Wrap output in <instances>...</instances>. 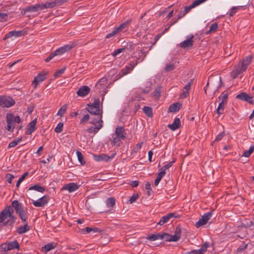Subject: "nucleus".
<instances>
[{
    "label": "nucleus",
    "instance_id": "nucleus-1",
    "mask_svg": "<svg viewBox=\"0 0 254 254\" xmlns=\"http://www.w3.org/2000/svg\"><path fill=\"white\" fill-rule=\"evenodd\" d=\"M13 209L12 206L6 207L0 212V223L3 222L4 226H12L14 223L16 218L13 215Z\"/></svg>",
    "mask_w": 254,
    "mask_h": 254
},
{
    "label": "nucleus",
    "instance_id": "nucleus-2",
    "mask_svg": "<svg viewBox=\"0 0 254 254\" xmlns=\"http://www.w3.org/2000/svg\"><path fill=\"white\" fill-rule=\"evenodd\" d=\"M90 124L95 126L94 127H90L87 128L86 131L90 133H96L100 129L103 127V121L101 120V117H97L95 119H93L89 122Z\"/></svg>",
    "mask_w": 254,
    "mask_h": 254
},
{
    "label": "nucleus",
    "instance_id": "nucleus-3",
    "mask_svg": "<svg viewBox=\"0 0 254 254\" xmlns=\"http://www.w3.org/2000/svg\"><path fill=\"white\" fill-rule=\"evenodd\" d=\"M12 207H14L16 213L18 214L19 217L23 222H25L27 220L26 217V212L23 210L22 204L18 200H15L12 202Z\"/></svg>",
    "mask_w": 254,
    "mask_h": 254
},
{
    "label": "nucleus",
    "instance_id": "nucleus-4",
    "mask_svg": "<svg viewBox=\"0 0 254 254\" xmlns=\"http://www.w3.org/2000/svg\"><path fill=\"white\" fill-rule=\"evenodd\" d=\"M15 103L14 99L7 96H0V106L1 107L9 108Z\"/></svg>",
    "mask_w": 254,
    "mask_h": 254
},
{
    "label": "nucleus",
    "instance_id": "nucleus-5",
    "mask_svg": "<svg viewBox=\"0 0 254 254\" xmlns=\"http://www.w3.org/2000/svg\"><path fill=\"white\" fill-rule=\"evenodd\" d=\"M212 212L211 211L208 212L204 214L201 218L195 223V226L197 228H199L205 224H206L208 221L210 219L212 216Z\"/></svg>",
    "mask_w": 254,
    "mask_h": 254
},
{
    "label": "nucleus",
    "instance_id": "nucleus-6",
    "mask_svg": "<svg viewBox=\"0 0 254 254\" xmlns=\"http://www.w3.org/2000/svg\"><path fill=\"white\" fill-rule=\"evenodd\" d=\"M6 129L10 132H12L15 127V123L13 120V114L8 113L6 114Z\"/></svg>",
    "mask_w": 254,
    "mask_h": 254
},
{
    "label": "nucleus",
    "instance_id": "nucleus-7",
    "mask_svg": "<svg viewBox=\"0 0 254 254\" xmlns=\"http://www.w3.org/2000/svg\"><path fill=\"white\" fill-rule=\"evenodd\" d=\"M86 110L92 115L94 116H97L101 117V120H102V110L100 108H96L95 106H92L91 105H87Z\"/></svg>",
    "mask_w": 254,
    "mask_h": 254
},
{
    "label": "nucleus",
    "instance_id": "nucleus-8",
    "mask_svg": "<svg viewBox=\"0 0 254 254\" xmlns=\"http://www.w3.org/2000/svg\"><path fill=\"white\" fill-rule=\"evenodd\" d=\"M193 35H191L189 39L183 41L180 43V47L185 49L191 48L193 45Z\"/></svg>",
    "mask_w": 254,
    "mask_h": 254
},
{
    "label": "nucleus",
    "instance_id": "nucleus-9",
    "mask_svg": "<svg viewBox=\"0 0 254 254\" xmlns=\"http://www.w3.org/2000/svg\"><path fill=\"white\" fill-rule=\"evenodd\" d=\"M46 74L43 72L40 73L36 77H35L32 82V85L36 88L37 85L40 83L43 82L46 78Z\"/></svg>",
    "mask_w": 254,
    "mask_h": 254
},
{
    "label": "nucleus",
    "instance_id": "nucleus-10",
    "mask_svg": "<svg viewBox=\"0 0 254 254\" xmlns=\"http://www.w3.org/2000/svg\"><path fill=\"white\" fill-rule=\"evenodd\" d=\"M76 46V44L75 43H71L69 44H67L63 46L59 49H57V51L59 53V55L63 54L64 53L69 51L71 49L74 48Z\"/></svg>",
    "mask_w": 254,
    "mask_h": 254
},
{
    "label": "nucleus",
    "instance_id": "nucleus-11",
    "mask_svg": "<svg viewBox=\"0 0 254 254\" xmlns=\"http://www.w3.org/2000/svg\"><path fill=\"white\" fill-rule=\"evenodd\" d=\"M48 198L47 196H44L37 200L33 201V204L36 207H43L48 202Z\"/></svg>",
    "mask_w": 254,
    "mask_h": 254
},
{
    "label": "nucleus",
    "instance_id": "nucleus-12",
    "mask_svg": "<svg viewBox=\"0 0 254 254\" xmlns=\"http://www.w3.org/2000/svg\"><path fill=\"white\" fill-rule=\"evenodd\" d=\"M42 6L41 4H36L32 6H29L26 7L24 9H23L21 13L22 14H25L26 12H36L39 10H41Z\"/></svg>",
    "mask_w": 254,
    "mask_h": 254
},
{
    "label": "nucleus",
    "instance_id": "nucleus-13",
    "mask_svg": "<svg viewBox=\"0 0 254 254\" xmlns=\"http://www.w3.org/2000/svg\"><path fill=\"white\" fill-rule=\"evenodd\" d=\"M79 188V186L76 183H70L65 184L62 189V190H67L69 192L74 191Z\"/></svg>",
    "mask_w": 254,
    "mask_h": 254
},
{
    "label": "nucleus",
    "instance_id": "nucleus-14",
    "mask_svg": "<svg viewBox=\"0 0 254 254\" xmlns=\"http://www.w3.org/2000/svg\"><path fill=\"white\" fill-rule=\"evenodd\" d=\"M90 89L87 86H83L78 89L76 94L80 97H84L88 95L90 92Z\"/></svg>",
    "mask_w": 254,
    "mask_h": 254
},
{
    "label": "nucleus",
    "instance_id": "nucleus-15",
    "mask_svg": "<svg viewBox=\"0 0 254 254\" xmlns=\"http://www.w3.org/2000/svg\"><path fill=\"white\" fill-rule=\"evenodd\" d=\"M32 190H35L40 192H43L45 191V188L41 187L39 185H36L34 186L30 187L27 191L30 198H33L34 197L32 192L30 191Z\"/></svg>",
    "mask_w": 254,
    "mask_h": 254
},
{
    "label": "nucleus",
    "instance_id": "nucleus-16",
    "mask_svg": "<svg viewBox=\"0 0 254 254\" xmlns=\"http://www.w3.org/2000/svg\"><path fill=\"white\" fill-rule=\"evenodd\" d=\"M131 21V19H128L125 22L121 24L119 27H116L115 28L117 30V31H118V33H120L127 30L128 25L130 23Z\"/></svg>",
    "mask_w": 254,
    "mask_h": 254
},
{
    "label": "nucleus",
    "instance_id": "nucleus-17",
    "mask_svg": "<svg viewBox=\"0 0 254 254\" xmlns=\"http://www.w3.org/2000/svg\"><path fill=\"white\" fill-rule=\"evenodd\" d=\"M175 217V213H168L167 215H166L164 216H163L161 218V219H160V220L159 221V222L157 223V224L160 225H163L165 223H167L171 218Z\"/></svg>",
    "mask_w": 254,
    "mask_h": 254
},
{
    "label": "nucleus",
    "instance_id": "nucleus-18",
    "mask_svg": "<svg viewBox=\"0 0 254 254\" xmlns=\"http://www.w3.org/2000/svg\"><path fill=\"white\" fill-rule=\"evenodd\" d=\"M24 32L22 31H12L8 32L5 37L3 38V40H6L7 38L10 37L15 36V37H20L23 35Z\"/></svg>",
    "mask_w": 254,
    "mask_h": 254
},
{
    "label": "nucleus",
    "instance_id": "nucleus-19",
    "mask_svg": "<svg viewBox=\"0 0 254 254\" xmlns=\"http://www.w3.org/2000/svg\"><path fill=\"white\" fill-rule=\"evenodd\" d=\"M181 126V121L179 118H176L172 124L168 125V127L172 130H175Z\"/></svg>",
    "mask_w": 254,
    "mask_h": 254
},
{
    "label": "nucleus",
    "instance_id": "nucleus-20",
    "mask_svg": "<svg viewBox=\"0 0 254 254\" xmlns=\"http://www.w3.org/2000/svg\"><path fill=\"white\" fill-rule=\"evenodd\" d=\"M37 123L36 119H34L28 124L27 126V131L26 133L27 134H31L36 129V125Z\"/></svg>",
    "mask_w": 254,
    "mask_h": 254
},
{
    "label": "nucleus",
    "instance_id": "nucleus-21",
    "mask_svg": "<svg viewBox=\"0 0 254 254\" xmlns=\"http://www.w3.org/2000/svg\"><path fill=\"white\" fill-rule=\"evenodd\" d=\"M115 135L122 139H124L126 138V133L123 127H118L116 129Z\"/></svg>",
    "mask_w": 254,
    "mask_h": 254
},
{
    "label": "nucleus",
    "instance_id": "nucleus-22",
    "mask_svg": "<svg viewBox=\"0 0 254 254\" xmlns=\"http://www.w3.org/2000/svg\"><path fill=\"white\" fill-rule=\"evenodd\" d=\"M181 105V104L179 102L173 103L170 106L169 108V111L173 113L177 112L180 109Z\"/></svg>",
    "mask_w": 254,
    "mask_h": 254
},
{
    "label": "nucleus",
    "instance_id": "nucleus-23",
    "mask_svg": "<svg viewBox=\"0 0 254 254\" xmlns=\"http://www.w3.org/2000/svg\"><path fill=\"white\" fill-rule=\"evenodd\" d=\"M112 157H110L108 155L105 154H102L99 155H94V159L95 160L97 161H109Z\"/></svg>",
    "mask_w": 254,
    "mask_h": 254
},
{
    "label": "nucleus",
    "instance_id": "nucleus-24",
    "mask_svg": "<svg viewBox=\"0 0 254 254\" xmlns=\"http://www.w3.org/2000/svg\"><path fill=\"white\" fill-rule=\"evenodd\" d=\"M160 170H161V171L158 174L157 178L156 179L154 182V185L155 186H158L159 182L166 174V171H165V170H163V169H160Z\"/></svg>",
    "mask_w": 254,
    "mask_h": 254
},
{
    "label": "nucleus",
    "instance_id": "nucleus-25",
    "mask_svg": "<svg viewBox=\"0 0 254 254\" xmlns=\"http://www.w3.org/2000/svg\"><path fill=\"white\" fill-rule=\"evenodd\" d=\"M30 228L27 223L24 224L23 226L19 227L17 230V232L19 234H24L30 230Z\"/></svg>",
    "mask_w": 254,
    "mask_h": 254
},
{
    "label": "nucleus",
    "instance_id": "nucleus-26",
    "mask_svg": "<svg viewBox=\"0 0 254 254\" xmlns=\"http://www.w3.org/2000/svg\"><path fill=\"white\" fill-rule=\"evenodd\" d=\"M252 58V57L248 56V57H246L245 58H244L243 59L241 64H242L243 66L245 67V68H247L248 65L251 63Z\"/></svg>",
    "mask_w": 254,
    "mask_h": 254
},
{
    "label": "nucleus",
    "instance_id": "nucleus-27",
    "mask_svg": "<svg viewBox=\"0 0 254 254\" xmlns=\"http://www.w3.org/2000/svg\"><path fill=\"white\" fill-rule=\"evenodd\" d=\"M57 247V244L54 243H51L46 245L43 249L44 250V251L46 252H48L50 251L51 250L54 249Z\"/></svg>",
    "mask_w": 254,
    "mask_h": 254
},
{
    "label": "nucleus",
    "instance_id": "nucleus-28",
    "mask_svg": "<svg viewBox=\"0 0 254 254\" xmlns=\"http://www.w3.org/2000/svg\"><path fill=\"white\" fill-rule=\"evenodd\" d=\"M8 247L9 248V250L18 249H19V245L18 242L15 240L13 242L7 243Z\"/></svg>",
    "mask_w": 254,
    "mask_h": 254
},
{
    "label": "nucleus",
    "instance_id": "nucleus-29",
    "mask_svg": "<svg viewBox=\"0 0 254 254\" xmlns=\"http://www.w3.org/2000/svg\"><path fill=\"white\" fill-rule=\"evenodd\" d=\"M122 139L118 136H116L115 137H113V139L112 140V144L114 146H119L121 144V140Z\"/></svg>",
    "mask_w": 254,
    "mask_h": 254
},
{
    "label": "nucleus",
    "instance_id": "nucleus-30",
    "mask_svg": "<svg viewBox=\"0 0 254 254\" xmlns=\"http://www.w3.org/2000/svg\"><path fill=\"white\" fill-rule=\"evenodd\" d=\"M143 112L149 117H152L153 113L152 109L150 107L145 106L143 109Z\"/></svg>",
    "mask_w": 254,
    "mask_h": 254
},
{
    "label": "nucleus",
    "instance_id": "nucleus-31",
    "mask_svg": "<svg viewBox=\"0 0 254 254\" xmlns=\"http://www.w3.org/2000/svg\"><path fill=\"white\" fill-rule=\"evenodd\" d=\"M209 246V244L208 243L205 242L201 247V248L199 250H196L197 251L198 254H203L204 253H205L207 249Z\"/></svg>",
    "mask_w": 254,
    "mask_h": 254
},
{
    "label": "nucleus",
    "instance_id": "nucleus-32",
    "mask_svg": "<svg viewBox=\"0 0 254 254\" xmlns=\"http://www.w3.org/2000/svg\"><path fill=\"white\" fill-rule=\"evenodd\" d=\"M235 69L238 71V73L241 74L245 71L247 68H245L241 63L235 67Z\"/></svg>",
    "mask_w": 254,
    "mask_h": 254
},
{
    "label": "nucleus",
    "instance_id": "nucleus-33",
    "mask_svg": "<svg viewBox=\"0 0 254 254\" xmlns=\"http://www.w3.org/2000/svg\"><path fill=\"white\" fill-rule=\"evenodd\" d=\"M67 110V105L65 104L63 105L58 111V112L57 114L58 116H60L61 117H63L64 113L66 112Z\"/></svg>",
    "mask_w": 254,
    "mask_h": 254
},
{
    "label": "nucleus",
    "instance_id": "nucleus-34",
    "mask_svg": "<svg viewBox=\"0 0 254 254\" xmlns=\"http://www.w3.org/2000/svg\"><path fill=\"white\" fill-rule=\"evenodd\" d=\"M219 99L221 100L220 103H222L223 104H226L227 102L228 99V94L227 93H225L223 92L219 97Z\"/></svg>",
    "mask_w": 254,
    "mask_h": 254
},
{
    "label": "nucleus",
    "instance_id": "nucleus-35",
    "mask_svg": "<svg viewBox=\"0 0 254 254\" xmlns=\"http://www.w3.org/2000/svg\"><path fill=\"white\" fill-rule=\"evenodd\" d=\"M107 80L106 78H102L100 79L98 82L96 83L95 87L97 88L100 89L101 86L105 85L107 83Z\"/></svg>",
    "mask_w": 254,
    "mask_h": 254
},
{
    "label": "nucleus",
    "instance_id": "nucleus-36",
    "mask_svg": "<svg viewBox=\"0 0 254 254\" xmlns=\"http://www.w3.org/2000/svg\"><path fill=\"white\" fill-rule=\"evenodd\" d=\"M218 29V24L217 23H213L210 26L209 31L206 32V34H210L212 32H215Z\"/></svg>",
    "mask_w": 254,
    "mask_h": 254
},
{
    "label": "nucleus",
    "instance_id": "nucleus-37",
    "mask_svg": "<svg viewBox=\"0 0 254 254\" xmlns=\"http://www.w3.org/2000/svg\"><path fill=\"white\" fill-rule=\"evenodd\" d=\"M161 234L157 233L149 236L147 239L151 241H155L156 240L161 239Z\"/></svg>",
    "mask_w": 254,
    "mask_h": 254
},
{
    "label": "nucleus",
    "instance_id": "nucleus-38",
    "mask_svg": "<svg viewBox=\"0 0 254 254\" xmlns=\"http://www.w3.org/2000/svg\"><path fill=\"white\" fill-rule=\"evenodd\" d=\"M22 139L21 137V138H19L16 140H13L12 142H11L9 143L8 147L11 148V147H15L22 141Z\"/></svg>",
    "mask_w": 254,
    "mask_h": 254
},
{
    "label": "nucleus",
    "instance_id": "nucleus-39",
    "mask_svg": "<svg viewBox=\"0 0 254 254\" xmlns=\"http://www.w3.org/2000/svg\"><path fill=\"white\" fill-rule=\"evenodd\" d=\"M247 97H248V94L246 92H242L236 96V98L245 101L247 100Z\"/></svg>",
    "mask_w": 254,
    "mask_h": 254
},
{
    "label": "nucleus",
    "instance_id": "nucleus-40",
    "mask_svg": "<svg viewBox=\"0 0 254 254\" xmlns=\"http://www.w3.org/2000/svg\"><path fill=\"white\" fill-rule=\"evenodd\" d=\"M76 154L77 156L78 160L81 165H84L85 163V161L84 160V157L81 152L79 151H76Z\"/></svg>",
    "mask_w": 254,
    "mask_h": 254
},
{
    "label": "nucleus",
    "instance_id": "nucleus-41",
    "mask_svg": "<svg viewBox=\"0 0 254 254\" xmlns=\"http://www.w3.org/2000/svg\"><path fill=\"white\" fill-rule=\"evenodd\" d=\"M42 6V9L44 8H53L55 7L54 1L52 2H47L45 3L41 4Z\"/></svg>",
    "mask_w": 254,
    "mask_h": 254
},
{
    "label": "nucleus",
    "instance_id": "nucleus-42",
    "mask_svg": "<svg viewBox=\"0 0 254 254\" xmlns=\"http://www.w3.org/2000/svg\"><path fill=\"white\" fill-rule=\"evenodd\" d=\"M225 105V104H223L222 103H220L219 104V105L216 110V112L218 114L220 115L223 113Z\"/></svg>",
    "mask_w": 254,
    "mask_h": 254
},
{
    "label": "nucleus",
    "instance_id": "nucleus-43",
    "mask_svg": "<svg viewBox=\"0 0 254 254\" xmlns=\"http://www.w3.org/2000/svg\"><path fill=\"white\" fill-rule=\"evenodd\" d=\"M108 207H113L115 204V199L114 197L109 198L106 201Z\"/></svg>",
    "mask_w": 254,
    "mask_h": 254
},
{
    "label": "nucleus",
    "instance_id": "nucleus-44",
    "mask_svg": "<svg viewBox=\"0 0 254 254\" xmlns=\"http://www.w3.org/2000/svg\"><path fill=\"white\" fill-rule=\"evenodd\" d=\"M254 151V146H251L248 151H246L244 152L243 156L246 157H248Z\"/></svg>",
    "mask_w": 254,
    "mask_h": 254
},
{
    "label": "nucleus",
    "instance_id": "nucleus-45",
    "mask_svg": "<svg viewBox=\"0 0 254 254\" xmlns=\"http://www.w3.org/2000/svg\"><path fill=\"white\" fill-rule=\"evenodd\" d=\"M60 55L57 50H56L54 53L50 54L49 56L45 60L46 62H49L54 57Z\"/></svg>",
    "mask_w": 254,
    "mask_h": 254
},
{
    "label": "nucleus",
    "instance_id": "nucleus-46",
    "mask_svg": "<svg viewBox=\"0 0 254 254\" xmlns=\"http://www.w3.org/2000/svg\"><path fill=\"white\" fill-rule=\"evenodd\" d=\"M60 55L57 50H56L54 53L50 54L49 56L45 60L46 62H49L54 57Z\"/></svg>",
    "mask_w": 254,
    "mask_h": 254
},
{
    "label": "nucleus",
    "instance_id": "nucleus-47",
    "mask_svg": "<svg viewBox=\"0 0 254 254\" xmlns=\"http://www.w3.org/2000/svg\"><path fill=\"white\" fill-rule=\"evenodd\" d=\"M161 240H164L166 241L171 242V235L167 233L161 234Z\"/></svg>",
    "mask_w": 254,
    "mask_h": 254
},
{
    "label": "nucleus",
    "instance_id": "nucleus-48",
    "mask_svg": "<svg viewBox=\"0 0 254 254\" xmlns=\"http://www.w3.org/2000/svg\"><path fill=\"white\" fill-rule=\"evenodd\" d=\"M7 251H9L7 243H3L0 245V252H6Z\"/></svg>",
    "mask_w": 254,
    "mask_h": 254
},
{
    "label": "nucleus",
    "instance_id": "nucleus-49",
    "mask_svg": "<svg viewBox=\"0 0 254 254\" xmlns=\"http://www.w3.org/2000/svg\"><path fill=\"white\" fill-rule=\"evenodd\" d=\"M175 68L176 65L175 64H168L166 66L165 70L166 71L168 72L173 70Z\"/></svg>",
    "mask_w": 254,
    "mask_h": 254
},
{
    "label": "nucleus",
    "instance_id": "nucleus-50",
    "mask_svg": "<svg viewBox=\"0 0 254 254\" xmlns=\"http://www.w3.org/2000/svg\"><path fill=\"white\" fill-rule=\"evenodd\" d=\"M153 94L156 98H158L161 95V87H157L154 91Z\"/></svg>",
    "mask_w": 254,
    "mask_h": 254
},
{
    "label": "nucleus",
    "instance_id": "nucleus-51",
    "mask_svg": "<svg viewBox=\"0 0 254 254\" xmlns=\"http://www.w3.org/2000/svg\"><path fill=\"white\" fill-rule=\"evenodd\" d=\"M64 124L62 123H59L55 129V132L57 133H61L63 129Z\"/></svg>",
    "mask_w": 254,
    "mask_h": 254
},
{
    "label": "nucleus",
    "instance_id": "nucleus-52",
    "mask_svg": "<svg viewBox=\"0 0 254 254\" xmlns=\"http://www.w3.org/2000/svg\"><path fill=\"white\" fill-rule=\"evenodd\" d=\"M96 118H93L90 117V116L88 114H86L84 116V117L82 118V119L81 120V123H86L89 120H90V121L92 120L93 119H95Z\"/></svg>",
    "mask_w": 254,
    "mask_h": 254
},
{
    "label": "nucleus",
    "instance_id": "nucleus-53",
    "mask_svg": "<svg viewBox=\"0 0 254 254\" xmlns=\"http://www.w3.org/2000/svg\"><path fill=\"white\" fill-rule=\"evenodd\" d=\"M242 6H234L231 8V10L230 12L229 15L230 16H233L238 11V10L240 9Z\"/></svg>",
    "mask_w": 254,
    "mask_h": 254
},
{
    "label": "nucleus",
    "instance_id": "nucleus-54",
    "mask_svg": "<svg viewBox=\"0 0 254 254\" xmlns=\"http://www.w3.org/2000/svg\"><path fill=\"white\" fill-rule=\"evenodd\" d=\"M132 68H130V67L128 66H127L124 68L122 69V72L123 73V75H125L128 73H129L131 70Z\"/></svg>",
    "mask_w": 254,
    "mask_h": 254
},
{
    "label": "nucleus",
    "instance_id": "nucleus-55",
    "mask_svg": "<svg viewBox=\"0 0 254 254\" xmlns=\"http://www.w3.org/2000/svg\"><path fill=\"white\" fill-rule=\"evenodd\" d=\"M207 0H195L191 4L194 8Z\"/></svg>",
    "mask_w": 254,
    "mask_h": 254
},
{
    "label": "nucleus",
    "instance_id": "nucleus-56",
    "mask_svg": "<svg viewBox=\"0 0 254 254\" xmlns=\"http://www.w3.org/2000/svg\"><path fill=\"white\" fill-rule=\"evenodd\" d=\"M139 195L138 194H134L132 196L130 197L128 202L130 204L134 202L138 198Z\"/></svg>",
    "mask_w": 254,
    "mask_h": 254
},
{
    "label": "nucleus",
    "instance_id": "nucleus-57",
    "mask_svg": "<svg viewBox=\"0 0 254 254\" xmlns=\"http://www.w3.org/2000/svg\"><path fill=\"white\" fill-rule=\"evenodd\" d=\"M186 14H187L186 13H185V11L184 10H181L178 15V19L177 20H176L173 23H172V24L170 25V26H172L173 24H174V23H175L176 22H177V21L182 18V17H183Z\"/></svg>",
    "mask_w": 254,
    "mask_h": 254
},
{
    "label": "nucleus",
    "instance_id": "nucleus-58",
    "mask_svg": "<svg viewBox=\"0 0 254 254\" xmlns=\"http://www.w3.org/2000/svg\"><path fill=\"white\" fill-rule=\"evenodd\" d=\"M65 67H64L62 69H59V70H58L57 71H56L55 73L54 76L55 77L60 76L63 73H64V72L65 71Z\"/></svg>",
    "mask_w": 254,
    "mask_h": 254
},
{
    "label": "nucleus",
    "instance_id": "nucleus-59",
    "mask_svg": "<svg viewBox=\"0 0 254 254\" xmlns=\"http://www.w3.org/2000/svg\"><path fill=\"white\" fill-rule=\"evenodd\" d=\"M138 64V59H136L131 61L129 64V66L132 69Z\"/></svg>",
    "mask_w": 254,
    "mask_h": 254
},
{
    "label": "nucleus",
    "instance_id": "nucleus-60",
    "mask_svg": "<svg viewBox=\"0 0 254 254\" xmlns=\"http://www.w3.org/2000/svg\"><path fill=\"white\" fill-rule=\"evenodd\" d=\"M125 48L124 47V48H120V49H118L117 50H116L113 53H112V55L114 56V57H116L117 55H118L119 54L123 52V51H124L125 50Z\"/></svg>",
    "mask_w": 254,
    "mask_h": 254
},
{
    "label": "nucleus",
    "instance_id": "nucleus-61",
    "mask_svg": "<svg viewBox=\"0 0 254 254\" xmlns=\"http://www.w3.org/2000/svg\"><path fill=\"white\" fill-rule=\"evenodd\" d=\"M88 105H91L92 106L100 108V100L99 99H95L93 103L89 104Z\"/></svg>",
    "mask_w": 254,
    "mask_h": 254
},
{
    "label": "nucleus",
    "instance_id": "nucleus-62",
    "mask_svg": "<svg viewBox=\"0 0 254 254\" xmlns=\"http://www.w3.org/2000/svg\"><path fill=\"white\" fill-rule=\"evenodd\" d=\"M193 80L190 79V81L184 87V89L187 91H189L190 88V86L192 84Z\"/></svg>",
    "mask_w": 254,
    "mask_h": 254
},
{
    "label": "nucleus",
    "instance_id": "nucleus-63",
    "mask_svg": "<svg viewBox=\"0 0 254 254\" xmlns=\"http://www.w3.org/2000/svg\"><path fill=\"white\" fill-rule=\"evenodd\" d=\"M14 176L10 174H7L5 176V179L7 182L11 184Z\"/></svg>",
    "mask_w": 254,
    "mask_h": 254
},
{
    "label": "nucleus",
    "instance_id": "nucleus-64",
    "mask_svg": "<svg viewBox=\"0 0 254 254\" xmlns=\"http://www.w3.org/2000/svg\"><path fill=\"white\" fill-rule=\"evenodd\" d=\"M171 241L177 242L181 238V236L174 234V235H171Z\"/></svg>",
    "mask_w": 254,
    "mask_h": 254
}]
</instances>
